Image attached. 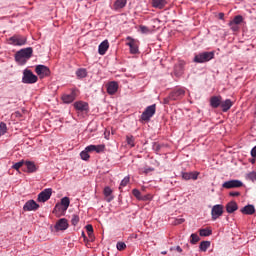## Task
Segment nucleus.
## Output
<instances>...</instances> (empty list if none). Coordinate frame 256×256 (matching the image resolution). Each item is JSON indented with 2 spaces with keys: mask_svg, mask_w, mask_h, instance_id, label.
<instances>
[{
  "mask_svg": "<svg viewBox=\"0 0 256 256\" xmlns=\"http://www.w3.org/2000/svg\"><path fill=\"white\" fill-rule=\"evenodd\" d=\"M256 162V159L253 158L252 160H250V163L254 164Z\"/></svg>",
  "mask_w": 256,
  "mask_h": 256,
  "instance_id": "13d9d810",
  "label": "nucleus"
},
{
  "mask_svg": "<svg viewBox=\"0 0 256 256\" xmlns=\"http://www.w3.org/2000/svg\"><path fill=\"white\" fill-rule=\"evenodd\" d=\"M184 222H185L184 218H179L175 220L174 225H182V223Z\"/></svg>",
  "mask_w": 256,
  "mask_h": 256,
  "instance_id": "09e8293b",
  "label": "nucleus"
},
{
  "mask_svg": "<svg viewBox=\"0 0 256 256\" xmlns=\"http://www.w3.org/2000/svg\"><path fill=\"white\" fill-rule=\"evenodd\" d=\"M241 212L245 215H253L255 212V208L253 205H246L241 209Z\"/></svg>",
  "mask_w": 256,
  "mask_h": 256,
  "instance_id": "a878e982",
  "label": "nucleus"
},
{
  "mask_svg": "<svg viewBox=\"0 0 256 256\" xmlns=\"http://www.w3.org/2000/svg\"><path fill=\"white\" fill-rule=\"evenodd\" d=\"M210 105L212 108H218L221 105V97H219V96L211 97Z\"/></svg>",
  "mask_w": 256,
  "mask_h": 256,
  "instance_id": "b1692460",
  "label": "nucleus"
},
{
  "mask_svg": "<svg viewBox=\"0 0 256 256\" xmlns=\"http://www.w3.org/2000/svg\"><path fill=\"white\" fill-rule=\"evenodd\" d=\"M125 5H127V0H117L114 2V7H116V9H122Z\"/></svg>",
  "mask_w": 256,
  "mask_h": 256,
  "instance_id": "c85d7f7f",
  "label": "nucleus"
},
{
  "mask_svg": "<svg viewBox=\"0 0 256 256\" xmlns=\"http://www.w3.org/2000/svg\"><path fill=\"white\" fill-rule=\"evenodd\" d=\"M250 155H251L253 158H256V146L252 149V151H250Z\"/></svg>",
  "mask_w": 256,
  "mask_h": 256,
  "instance_id": "603ef678",
  "label": "nucleus"
},
{
  "mask_svg": "<svg viewBox=\"0 0 256 256\" xmlns=\"http://www.w3.org/2000/svg\"><path fill=\"white\" fill-rule=\"evenodd\" d=\"M25 166L27 168L28 173H35L37 171V167L34 162L32 161H25Z\"/></svg>",
  "mask_w": 256,
  "mask_h": 256,
  "instance_id": "393cba45",
  "label": "nucleus"
},
{
  "mask_svg": "<svg viewBox=\"0 0 256 256\" xmlns=\"http://www.w3.org/2000/svg\"><path fill=\"white\" fill-rule=\"evenodd\" d=\"M38 81V77L30 70L26 69L23 72L22 82L25 84H34Z\"/></svg>",
  "mask_w": 256,
  "mask_h": 256,
  "instance_id": "20e7f679",
  "label": "nucleus"
},
{
  "mask_svg": "<svg viewBox=\"0 0 256 256\" xmlns=\"http://www.w3.org/2000/svg\"><path fill=\"white\" fill-rule=\"evenodd\" d=\"M140 31H141V33H149L150 32L149 28L145 25H140Z\"/></svg>",
  "mask_w": 256,
  "mask_h": 256,
  "instance_id": "de8ad7c7",
  "label": "nucleus"
},
{
  "mask_svg": "<svg viewBox=\"0 0 256 256\" xmlns=\"http://www.w3.org/2000/svg\"><path fill=\"white\" fill-rule=\"evenodd\" d=\"M106 89H107V93H108L110 96H113V95H115V94L118 92L119 85H118L117 82L111 81L110 83H108V84L106 85Z\"/></svg>",
  "mask_w": 256,
  "mask_h": 256,
  "instance_id": "f8f14e48",
  "label": "nucleus"
},
{
  "mask_svg": "<svg viewBox=\"0 0 256 256\" xmlns=\"http://www.w3.org/2000/svg\"><path fill=\"white\" fill-rule=\"evenodd\" d=\"M8 127L7 124L4 122L0 123V137L3 136L5 133H7Z\"/></svg>",
  "mask_w": 256,
  "mask_h": 256,
  "instance_id": "473e14b6",
  "label": "nucleus"
},
{
  "mask_svg": "<svg viewBox=\"0 0 256 256\" xmlns=\"http://www.w3.org/2000/svg\"><path fill=\"white\" fill-rule=\"evenodd\" d=\"M185 96V90L183 88L174 89L169 96L171 100H180Z\"/></svg>",
  "mask_w": 256,
  "mask_h": 256,
  "instance_id": "1a4fd4ad",
  "label": "nucleus"
},
{
  "mask_svg": "<svg viewBox=\"0 0 256 256\" xmlns=\"http://www.w3.org/2000/svg\"><path fill=\"white\" fill-rule=\"evenodd\" d=\"M222 187L225 188V184L224 183L222 184Z\"/></svg>",
  "mask_w": 256,
  "mask_h": 256,
  "instance_id": "0e129e2a",
  "label": "nucleus"
},
{
  "mask_svg": "<svg viewBox=\"0 0 256 256\" xmlns=\"http://www.w3.org/2000/svg\"><path fill=\"white\" fill-rule=\"evenodd\" d=\"M169 100H170V98L164 99V103L168 104V103H169Z\"/></svg>",
  "mask_w": 256,
  "mask_h": 256,
  "instance_id": "4d7b16f0",
  "label": "nucleus"
},
{
  "mask_svg": "<svg viewBox=\"0 0 256 256\" xmlns=\"http://www.w3.org/2000/svg\"><path fill=\"white\" fill-rule=\"evenodd\" d=\"M132 195H134L138 200H145V198H143V196H141V193L138 189H133Z\"/></svg>",
  "mask_w": 256,
  "mask_h": 256,
  "instance_id": "ea45409f",
  "label": "nucleus"
},
{
  "mask_svg": "<svg viewBox=\"0 0 256 256\" xmlns=\"http://www.w3.org/2000/svg\"><path fill=\"white\" fill-rule=\"evenodd\" d=\"M221 107H222V112H224L225 111L224 104H221Z\"/></svg>",
  "mask_w": 256,
  "mask_h": 256,
  "instance_id": "680f3d73",
  "label": "nucleus"
},
{
  "mask_svg": "<svg viewBox=\"0 0 256 256\" xmlns=\"http://www.w3.org/2000/svg\"><path fill=\"white\" fill-rule=\"evenodd\" d=\"M126 143L130 147H135V137L134 136H126Z\"/></svg>",
  "mask_w": 256,
  "mask_h": 256,
  "instance_id": "7c9ffc66",
  "label": "nucleus"
},
{
  "mask_svg": "<svg viewBox=\"0 0 256 256\" xmlns=\"http://www.w3.org/2000/svg\"><path fill=\"white\" fill-rule=\"evenodd\" d=\"M238 209V205L235 201H231L227 204L226 210L228 213H233Z\"/></svg>",
  "mask_w": 256,
  "mask_h": 256,
  "instance_id": "bb28decb",
  "label": "nucleus"
},
{
  "mask_svg": "<svg viewBox=\"0 0 256 256\" xmlns=\"http://www.w3.org/2000/svg\"><path fill=\"white\" fill-rule=\"evenodd\" d=\"M243 22V16L237 15L230 23H233L234 25H240Z\"/></svg>",
  "mask_w": 256,
  "mask_h": 256,
  "instance_id": "f704fd0d",
  "label": "nucleus"
},
{
  "mask_svg": "<svg viewBox=\"0 0 256 256\" xmlns=\"http://www.w3.org/2000/svg\"><path fill=\"white\" fill-rule=\"evenodd\" d=\"M142 198H144V200H142V201H147L148 200L147 196H142Z\"/></svg>",
  "mask_w": 256,
  "mask_h": 256,
  "instance_id": "bf43d9fd",
  "label": "nucleus"
},
{
  "mask_svg": "<svg viewBox=\"0 0 256 256\" xmlns=\"http://www.w3.org/2000/svg\"><path fill=\"white\" fill-rule=\"evenodd\" d=\"M70 206V200L68 197L61 198V204H56L54 211L60 210L66 211Z\"/></svg>",
  "mask_w": 256,
  "mask_h": 256,
  "instance_id": "4468645a",
  "label": "nucleus"
},
{
  "mask_svg": "<svg viewBox=\"0 0 256 256\" xmlns=\"http://www.w3.org/2000/svg\"><path fill=\"white\" fill-rule=\"evenodd\" d=\"M82 237L84 238V241H87V237L84 232H82Z\"/></svg>",
  "mask_w": 256,
  "mask_h": 256,
  "instance_id": "6e6d98bb",
  "label": "nucleus"
},
{
  "mask_svg": "<svg viewBox=\"0 0 256 256\" xmlns=\"http://www.w3.org/2000/svg\"><path fill=\"white\" fill-rule=\"evenodd\" d=\"M241 187H243V182L239 180H230L228 182H225L226 189H235V188H241Z\"/></svg>",
  "mask_w": 256,
  "mask_h": 256,
  "instance_id": "dca6fc26",
  "label": "nucleus"
},
{
  "mask_svg": "<svg viewBox=\"0 0 256 256\" xmlns=\"http://www.w3.org/2000/svg\"><path fill=\"white\" fill-rule=\"evenodd\" d=\"M14 59L16 60V62L19 65H26L27 63V59L25 57H23L22 55H20L18 52L16 53V55L14 56Z\"/></svg>",
  "mask_w": 256,
  "mask_h": 256,
  "instance_id": "cd10ccee",
  "label": "nucleus"
},
{
  "mask_svg": "<svg viewBox=\"0 0 256 256\" xmlns=\"http://www.w3.org/2000/svg\"><path fill=\"white\" fill-rule=\"evenodd\" d=\"M79 222H80V217L76 216V214H73V216L71 218L72 225L77 226Z\"/></svg>",
  "mask_w": 256,
  "mask_h": 256,
  "instance_id": "a19ab883",
  "label": "nucleus"
},
{
  "mask_svg": "<svg viewBox=\"0 0 256 256\" xmlns=\"http://www.w3.org/2000/svg\"><path fill=\"white\" fill-rule=\"evenodd\" d=\"M35 72L39 76L40 79L49 77L51 74L50 69L45 65H37L35 68Z\"/></svg>",
  "mask_w": 256,
  "mask_h": 256,
  "instance_id": "423d86ee",
  "label": "nucleus"
},
{
  "mask_svg": "<svg viewBox=\"0 0 256 256\" xmlns=\"http://www.w3.org/2000/svg\"><path fill=\"white\" fill-rule=\"evenodd\" d=\"M91 153L90 151H87L85 148V151L80 152V158H82L83 161H88L91 156L88 154Z\"/></svg>",
  "mask_w": 256,
  "mask_h": 256,
  "instance_id": "2f4dec72",
  "label": "nucleus"
},
{
  "mask_svg": "<svg viewBox=\"0 0 256 256\" xmlns=\"http://www.w3.org/2000/svg\"><path fill=\"white\" fill-rule=\"evenodd\" d=\"M152 4L156 9H164L167 5V0H153Z\"/></svg>",
  "mask_w": 256,
  "mask_h": 256,
  "instance_id": "5701e85b",
  "label": "nucleus"
},
{
  "mask_svg": "<svg viewBox=\"0 0 256 256\" xmlns=\"http://www.w3.org/2000/svg\"><path fill=\"white\" fill-rule=\"evenodd\" d=\"M23 164H25V161H20V162H18V163H16V164H14V166H12V168L14 169V170H19L22 166H23Z\"/></svg>",
  "mask_w": 256,
  "mask_h": 256,
  "instance_id": "c03bdc74",
  "label": "nucleus"
},
{
  "mask_svg": "<svg viewBox=\"0 0 256 256\" xmlns=\"http://www.w3.org/2000/svg\"><path fill=\"white\" fill-rule=\"evenodd\" d=\"M233 106V102L231 100H226L225 101V111L227 112L228 110L231 109V107Z\"/></svg>",
  "mask_w": 256,
  "mask_h": 256,
  "instance_id": "37998d69",
  "label": "nucleus"
},
{
  "mask_svg": "<svg viewBox=\"0 0 256 256\" xmlns=\"http://www.w3.org/2000/svg\"><path fill=\"white\" fill-rule=\"evenodd\" d=\"M76 76L78 78H85L87 76V72L85 69H79L76 71Z\"/></svg>",
  "mask_w": 256,
  "mask_h": 256,
  "instance_id": "c9c22d12",
  "label": "nucleus"
},
{
  "mask_svg": "<svg viewBox=\"0 0 256 256\" xmlns=\"http://www.w3.org/2000/svg\"><path fill=\"white\" fill-rule=\"evenodd\" d=\"M161 254L162 255H167V251H162Z\"/></svg>",
  "mask_w": 256,
  "mask_h": 256,
  "instance_id": "e2e57ef3",
  "label": "nucleus"
},
{
  "mask_svg": "<svg viewBox=\"0 0 256 256\" xmlns=\"http://www.w3.org/2000/svg\"><path fill=\"white\" fill-rule=\"evenodd\" d=\"M9 44L13 46H25L27 44V37L21 35H14L9 38Z\"/></svg>",
  "mask_w": 256,
  "mask_h": 256,
  "instance_id": "39448f33",
  "label": "nucleus"
},
{
  "mask_svg": "<svg viewBox=\"0 0 256 256\" xmlns=\"http://www.w3.org/2000/svg\"><path fill=\"white\" fill-rule=\"evenodd\" d=\"M39 208V205L35 202V200H28L24 206V211H36Z\"/></svg>",
  "mask_w": 256,
  "mask_h": 256,
  "instance_id": "2eb2a0df",
  "label": "nucleus"
},
{
  "mask_svg": "<svg viewBox=\"0 0 256 256\" xmlns=\"http://www.w3.org/2000/svg\"><path fill=\"white\" fill-rule=\"evenodd\" d=\"M74 108L76 111L80 113H88L89 111V105L86 102L83 101H77L74 103Z\"/></svg>",
  "mask_w": 256,
  "mask_h": 256,
  "instance_id": "9b49d317",
  "label": "nucleus"
},
{
  "mask_svg": "<svg viewBox=\"0 0 256 256\" xmlns=\"http://www.w3.org/2000/svg\"><path fill=\"white\" fill-rule=\"evenodd\" d=\"M161 148H162V145L157 143V142H154L153 143V150L156 152V153H159L161 151Z\"/></svg>",
  "mask_w": 256,
  "mask_h": 256,
  "instance_id": "79ce46f5",
  "label": "nucleus"
},
{
  "mask_svg": "<svg viewBox=\"0 0 256 256\" xmlns=\"http://www.w3.org/2000/svg\"><path fill=\"white\" fill-rule=\"evenodd\" d=\"M239 195H240L239 192H229V196H230V197H237V196H239Z\"/></svg>",
  "mask_w": 256,
  "mask_h": 256,
  "instance_id": "864d4df0",
  "label": "nucleus"
},
{
  "mask_svg": "<svg viewBox=\"0 0 256 256\" xmlns=\"http://www.w3.org/2000/svg\"><path fill=\"white\" fill-rule=\"evenodd\" d=\"M174 250V248H171V251H173Z\"/></svg>",
  "mask_w": 256,
  "mask_h": 256,
  "instance_id": "69168bd1",
  "label": "nucleus"
},
{
  "mask_svg": "<svg viewBox=\"0 0 256 256\" xmlns=\"http://www.w3.org/2000/svg\"><path fill=\"white\" fill-rule=\"evenodd\" d=\"M156 113V104H152L150 106H147L144 112L141 115V120L148 122L153 117V115Z\"/></svg>",
  "mask_w": 256,
  "mask_h": 256,
  "instance_id": "7ed1b4c3",
  "label": "nucleus"
},
{
  "mask_svg": "<svg viewBox=\"0 0 256 256\" xmlns=\"http://www.w3.org/2000/svg\"><path fill=\"white\" fill-rule=\"evenodd\" d=\"M174 250H176L178 253L183 252V249L181 248V246H176V248H174Z\"/></svg>",
  "mask_w": 256,
  "mask_h": 256,
  "instance_id": "5fc2aeb1",
  "label": "nucleus"
},
{
  "mask_svg": "<svg viewBox=\"0 0 256 256\" xmlns=\"http://www.w3.org/2000/svg\"><path fill=\"white\" fill-rule=\"evenodd\" d=\"M125 248H127V245H125V243H123V242H118V244H117V249H118L119 251H123V250H125Z\"/></svg>",
  "mask_w": 256,
  "mask_h": 256,
  "instance_id": "a18cd8bd",
  "label": "nucleus"
},
{
  "mask_svg": "<svg viewBox=\"0 0 256 256\" xmlns=\"http://www.w3.org/2000/svg\"><path fill=\"white\" fill-rule=\"evenodd\" d=\"M223 214V206L222 205H214L211 210L212 219L216 220Z\"/></svg>",
  "mask_w": 256,
  "mask_h": 256,
  "instance_id": "ddd939ff",
  "label": "nucleus"
},
{
  "mask_svg": "<svg viewBox=\"0 0 256 256\" xmlns=\"http://www.w3.org/2000/svg\"><path fill=\"white\" fill-rule=\"evenodd\" d=\"M86 150L91 152H96L98 154L103 153L105 151V145L101 144V145H89L86 147Z\"/></svg>",
  "mask_w": 256,
  "mask_h": 256,
  "instance_id": "f3484780",
  "label": "nucleus"
},
{
  "mask_svg": "<svg viewBox=\"0 0 256 256\" xmlns=\"http://www.w3.org/2000/svg\"><path fill=\"white\" fill-rule=\"evenodd\" d=\"M113 190L111 189V187L106 186L104 188V196L106 197V201L108 203L112 202L114 197L112 196Z\"/></svg>",
  "mask_w": 256,
  "mask_h": 256,
  "instance_id": "4be33fe9",
  "label": "nucleus"
},
{
  "mask_svg": "<svg viewBox=\"0 0 256 256\" xmlns=\"http://www.w3.org/2000/svg\"><path fill=\"white\" fill-rule=\"evenodd\" d=\"M220 18L223 19L224 18V13H220Z\"/></svg>",
  "mask_w": 256,
  "mask_h": 256,
  "instance_id": "052dcab7",
  "label": "nucleus"
},
{
  "mask_svg": "<svg viewBox=\"0 0 256 256\" xmlns=\"http://www.w3.org/2000/svg\"><path fill=\"white\" fill-rule=\"evenodd\" d=\"M126 46L129 47V52L132 55H136L139 53V41L136 39H133L132 37L126 38Z\"/></svg>",
  "mask_w": 256,
  "mask_h": 256,
  "instance_id": "f03ea898",
  "label": "nucleus"
},
{
  "mask_svg": "<svg viewBox=\"0 0 256 256\" xmlns=\"http://www.w3.org/2000/svg\"><path fill=\"white\" fill-rule=\"evenodd\" d=\"M229 26H230L231 30L234 31V32H237L239 30L238 24H233V23L230 22Z\"/></svg>",
  "mask_w": 256,
  "mask_h": 256,
  "instance_id": "49530a36",
  "label": "nucleus"
},
{
  "mask_svg": "<svg viewBox=\"0 0 256 256\" xmlns=\"http://www.w3.org/2000/svg\"><path fill=\"white\" fill-rule=\"evenodd\" d=\"M68 221L65 218H61L58 220V222L55 225V229L57 231H65L68 228Z\"/></svg>",
  "mask_w": 256,
  "mask_h": 256,
  "instance_id": "a211bd4d",
  "label": "nucleus"
},
{
  "mask_svg": "<svg viewBox=\"0 0 256 256\" xmlns=\"http://www.w3.org/2000/svg\"><path fill=\"white\" fill-rule=\"evenodd\" d=\"M211 235H212V230H208V229L200 230V236L201 237H209Z\"/></svg>",
  "mask_w": 256,
  "mask_h": 256,
  "instance_id": "e433bc0d",
  "label": "nucleus"
},
{
  "mask_svg": "<svg viewBox=\"0 0 256 256\" xmlns=\"http://www.w3.org/2000/svg\"><path fill=\"white\" fill-rule=\"evenodd\" d=\"M88 237L90 239L91 242L95 241V236H94V232H87Z\"/></svg>",
  "mask_w": 256,
  "mask_h": 256,
  "instance_id": "3c124183",
  "label": "nucleus"
},
{
  "mask_svg": "<svg viewBox=\"0 0 256 256\" xmlns=\"http://www.w3.org/2000/svg\"><path fill=\"white\" fill-rule=\"evenodd\" d=\"M129 182H130V177H129V176L125 177V178L121 181L119 190L121 191V189H122L123 187H126V186L129 184Z\"/></svg>",
  "mask_w": 256,
  "mask_h": 256,
  "instance_id": "4c0bfd02",
  "label": "nucleus"
},
{
  "mask_svg": "<svg viewBox=\"0 0 256 256\" xmlns=\"http://www.w3.org/2000/svg\"><path fill=\"white\" fill-rule=\"evenodd\" d=\"M246 179L249 181L255 182L256 181V171L249 172L246 175Z\"/></svg>",
  "mask_w": 256,
  "mask_h": 256,
  "instance_id": "72a5a7b5",
  "label": "nucleus"
},
{
  "mask_svg": "<svg viewBox=\"0 0 256 256\" xmlns=\"http://www.w3.org/2000/svg\"><path fill=\"white\" fill-rule=\"evenodd\" d=\"M20 56L23 58L29 60L32 57L33 54V48L32 47H27L24 49H21L20 51L17 52Z\"/></svg>",
  "mask_w": 256,
  "mask_h": 256,
  "instance_id": "aec40b11",
  "label": "nucleus"
},
{
  "mask_svg": "<svg viewBox=\"0 0 256 256\" xmlns=\"http://www.w3.org/2000/svg\"><path fill=\"white\" fill-rule=\"evenodd\" d=\"M86 230H87V233H94L93 225L88 224V225L86 226Z\"/></svg>",
  "mask_w": 256,
  "mask_h": 256,
  "instance_id": "8fccbe9b",
  "label": "nucleus"
},
{
  "mask_svg": "<svg viewBox=\"0 0 256 256\" xmlns=\"http://www.w3.org/2000/svg\"><path fill=\"white\" fill-rule=\"evenodd\" d=\"M51 195H52V189L46 188L38 195L37 200L38 202L45 203L50 199Z\"/></svg>",
  "mask_w": 256,
  "mask_h": 256,
  "instance_id": "6e6552de",
  "label": "nucleus"
},
{
  "mask_svg": "<svg viewBox=\"0 0 256 256\" xmlns=\"http://www.w3.org/2000/svg\"><path fill=\"white\" fill-rule=\"evenodd\" d=\"M110 48L109 40H104L101 42L100 45H98V54L105 55L106 51H108Z\"/></svg>",
  "mask_w": 256,
  "mask_h": 256,
  "instance_id": "6ab92c4d",
  "label": "nucleus"
},
{
  "mask_svg": "<svg viewBox=\"0 0 256 256\" xmlns=\"http://www.w3.org/2000/svg\"><path fill=\"white\" fill-rule=\"evenodd\" d=\"M199 241H200V237L198 236V234L192 233V234H191L190 243L196 244V243H198Z\"/></svg>",
  "mask_w": 256,
  "mask_h": 256,
  "instance_id": "58836bf2",
  "label": "nucleus"
},
{
  "mask_svg": "<svg viewBox=\"0 0 256 256\" xmlns=\"http://www.w3.org/2000/svg\"><path fill=\"white\" fill-rule=\"evenodd\" d=\"M186 62L184 60H179L178 63L174 66V75L177 78H180L184 74V67Z\"/></svg>",
  "mask_w": 256,
  "mask_h": 256,
  "instance_id": "0eeeda50",
  "label": "nucleus"
},
{
  "mask_svg": "<svg viewBox=\"0 0 256 256\" xmlns=\"http://www.w3.org/2000/svg\"><path fill=\"white\" fill-rule=\"evenodd\" d=\"M76 98H77V91L76 90H72V92L70 94H63L62 97H61L64 104H70L73 101H75Z\"/></svg>",
  "mask_w": 256,
  "mask_h": 256,
  "instance_id": "9d476101",
  "label": "nucleus"
},
{
  "mask_svg": "<svg viewBox=\"0 0 256 256\" xmlns=\"http://www.w3.org/2000/svg\"><path fill=\"white\" fill-rule=\"evenodd\" d=\"M181 176H182V179H185V180H190V179L197 180L199 173L198 172H182Z\"/></svg>",
  "mask_w": 256,
  "mask_h": 256,
  "instance_id": "412c9836",
  "label": "nucleus"
},
{
  "mask_svg": "<svg viewBox=\"0 0 256 256\" xmlns=\"http://www.w3.org/2000/svg\"><path fill=\"white\" fill-rule=\"evenodd\" d=\"M214 56H215L214 52H203V53L197 54L194 57V62L197 64H204L214 59Z\"/></svg>",
  "mask_w": 256,
  "mask_h": 256,
  "instance_id": "f257e3e1",
  "label": "nucleus"
},
{
  "mask_svg": "<svg viewBox=\"0 0 256 256\" xmlns=\"http://www.w3.org/2000/svg\"><path fill=\"white\" fill-rule=\"evenodd\" d=\"M209 247H211V242L210 241H203L200 244V250L202 252H206L209 249Z\"/></svg>",
  "mask_w": 256,
  "mask_h": 256,
  "instance_id": "c756f323",
  "label": "nucleus"
}]
</instances>
